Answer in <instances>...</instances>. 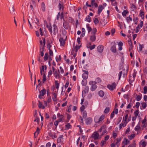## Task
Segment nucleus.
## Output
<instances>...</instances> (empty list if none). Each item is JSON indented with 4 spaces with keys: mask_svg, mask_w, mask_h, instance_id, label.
Listing matches in <instances>:
<instances>
[{
    "mask_svg": "<svg viewBox=\"0 0 147 147\" xmlns=\"http://www.w3.org/2000/svg\"><path fill=\"white\" fill-rule=\"evenodd\" d=\"M87 84V81L86 80H83L82 82V84L83 86H86Z\"/></svg>",
    "mask_w": 147,
    "mask_h": 147,
    "instance_id": "f704fd0d",
    "label": "nucleus"
},
{
    "mask_svg": "<svg viewBox=\"0 0 147 147\" xmlns=\"http://www.w3.org/2000/svg\"><path fill=\"white\" fill-rule=\"evenodd\" d=\"M101 79L99 77L97 78L95 80V81L97 83H100L101 82Z\"/></svg>",
    "mask_w": 147,
    "mask_h": 147,
    "instance_id": "79ce46f5",
    "label": "nucleus"
},
{
    "mask_svg": "<svg viewBox=\"0 0 147 147\" xmlns=\"http://www.w3.org/2000/svg\"><path fill=\"white\" fill-rule=\"evenodd\" d=\"M86 28H87L88 33H89L92 30V28L90 26L89 24H87L86 25Z\"/></svg>",
    "mask_w": 147,
    "mask_h": 147,
    "instance_id": "c756f323",
    "label": "nucleus"
},
{
    "mask_svg": "<svg viewBox=\"0 0 147 147\" xmlns=\"http://www.w3.org/2000/svg\"><path fill=\"white\" fill-rule=\"evenodd\" d=\"M114 44L112 45L111 47L110 50L113 53H116L117 51V50L116 49V44L115 42H114Z\"/></svg>",
    "mask_w": 147,
    "mask_h": 147,
    "instance_id": "9d476101",
    "label": "nucleus"
},
{
    "mask_svg": "<svg viewBox=\"0 0 147 147\" xmlns=\"http://www.w3.org/2000/svg\"><path fill=\"white\" fill-rule=\"evenodd\" d=\"M58 6L59 10L60 11H61V10L63 11V10L64 8V5L63 3H61V1H60L59 3Z\"/></svg>",
    "mask_w": 147,
    "mask_h": 147,
    "instance_id": "f8f14e48",
    "label": "nucleus"
},
{
    "mask_svg": "<svg viewBox=\"0 0 147 147\" xmlns=\"http://www.w3.org/2000/svg\"><path fill=\"white\" fill-rule=\"evenodd\" d=\"M144 90V92L143 93L144 94H146L147 93V86H145L144 88H143Z\"/></svg>",
    "mask_w": 147,
    "mask_h": 147,
    "instance_id": "de8ad7c7",
    "label": "nucleus"
},
{
    "mask_svg": "<svg viewBox=\"0 0 147 147\" xmlns=\"http://www.w3.org/2000/svg\"><path fill=\"white\" fill-rule=\"evenodd\" d=\"M104 8V7L102 5H100L98 7V11L97 12V14L100 15L101 12L102 11L103 9Z\"/></svg>",
    "mask_w": 147,
    "mask_h": 147,
    "instance_id": "4468645a",
    "label": "nucleus"
},
{
    "mask_svg": "<svg viewBox=\"0 0 147 147\" xmlns=\"http://www.w3.org/2000/svg\"><path fill=\"white\" fill-rule=\"evenodd\" d=\"M41 8L43 11H45V4L44 2H42L41 4Z\"/></svg>",
    "mask_w": 147,
    "mask_h": 147,
    "instance_id": "473e14b6",
    "label": "nucleus"
},
{
    "mask_svg": "<svg viewBox=\"0 0 147 147\" xmlns=\"http://www.w3.org/2000/svg\"><path fill=\"white\" fill-rule=\"evenodd\" d=\"M9 10L11 13L13 15H14L15 14V9L14 7V6H13L12 7L11 9H9Z\"/></svg>",
    "mask_w": 147,
    "mask_h": 147,
    "instance_id": "bb28decb",
    "label": "nucleus"
},
{
    "mask_svg": "<svg viewBox=\"0 0 147 147\" xmlns=\"http://www.w3.org/2000/svg\"><path fill=\"white\" fill-rule=\"evenodd\" d=\"M129 13L128 11L127 10H125L123 11L122 13V15L124 17L126 16V14Z\"/></svg>",
    "mask_w": 147,
    "mask_h": 147,
    "instance_id": "c9c22d12",
    "label": "nucleus"
},
{
    "mask_svg": "<svg viewBox=\"0 0 147 147\" xmlns=\"http://www.w3.org/2000/svg\"><path fill=\"white\" fill-rule=\"evenodd\" d=\"M116 85L115 82L113 83L112 84H108L107 85V88L111 91H113L116 88Z\"/></svg>",
    "mask_w": 147,
    "mask_h": 147,
    "instance_id": "0eeeda50",
    "label": "nucleus"
},
{
    "mask_svg": "<svg viewBox=\"0 0 147 147\" xmlns=\"http://www.w3.org/2000/svg\"><path fill=\"white\" fill-rule=\"evenodd\" d=\"M88 74H82V77L83 78L84 80H86L88 79Z\"/></svg>",
    "mask_w": 147,
    "mask_h": 147,
    "instance_id": "2f4dec72",
    "label": "nucleus"
},
{
    "mask_svg": "<svg viewBox=\"0 0 147 147\" xmlns=\"http://www.w3.org/2000/svg\"><path fill=\"white\" fill-rule=\"evenodd\" d=\"M110 109L109 107H106L104 112L105 114H107L109 111Z\"/></svg>",
    "mask_w": 147,
    "mask_h": 147,
    "instance_id": "e433bc0d",
    "label": "nucleus"
},
{
    "mask_svg": "<svg viewBox=\"0 0 147 147\" xmlns=\"http://www.w3.org/2000/svg\"><path fill=\"white\" fill-rule=\"evenodd\" d=\"M128 43L129 44L130 46V47L131 49H132V42L131 41V40L130 39H129L128 40Z\"/></svg>",
    "mask_w": 147,
    "mask_h": 147,
    "instance_id": "603ef678",
    "label": "nucleus"
},
{
    "mask_svg": "<svg viewBox=\"0 0 147 147\" xmlns=\"http://www.w3.org/2000/svg\"><path fill=\"white\" fill-rule=\"evenodd\" d=\"M115 115V111H113V112L111 113V116H110V117L111 119H112Z\"/></svg>",
    "mask_w": 147,
    "mask_h": 147,
    "instance_id": "0e129e2a",
    "label": "nucleus"
},
{
    "mask_svg": "<svg viewBox=\"0 0 147 147\" xmlns=\"http://www.w3.org/2000/svg\"><path fill=\"white\" fill-rule=\"evenodd\" d=\"M69 84V82L68 81H67L66 82V84L64 86L65 88H66L68 87Z\"/></svg>",
    "mask_w": 147,
    "mask_h": 147,
    "instance_id": "338daca9",
    "label": "nucleus"
},
{
    "mask_svg": "<svg viewBox=\"0 0 147 147\" xmlns=\"http://www.w3.org/2000/svg\"><path fill=\"white\" fill-rule=\"evenodd\" d=\"M124 139L125 140V141H123L122 142V143H124L125 145H126L128 144L129 143L130 141L129 140H128L126 138H124Z\"/></svg>",
    "mask_w": 147,
    "mask_h": 147,
    "instance_id": "72a5a7b5",
    "label": "nucleus"
},
{
    "mask_svg": "<svg viewBox=\"0 0 147 147\" xmlns=\"http://www.w3.org/2000/svg\"><path fill=\"white\" fill-rule=\"evenodd\" d=\"M87 116V113L86 111H84L83 113V117L84 119H86Z\"/></svg>",
    "mask_w": 147,
    "mask_h": 147,
    "instance_id": "a19ab883",
    "label": "nucleus"
},
{
    "mask_svg": "<svg viewBox=\"0 0 147 147\" xmlns=\"http://www.w3.org/2000/svg\"><path fill=\"white\" fill-rule=\"evenodd\" d=\"M80 123H82V125H83L84 124L83 120L82 117L80 115Z\"/></svg>",
    "mask_w": 147,
    "mask_h": 147,
    "instance_id": "680f3d73",
    "label": "nucleus"
},
{
    "mask_svg": "<svg viewBox=\"0 0 147 147\" xmlns=\"http://www.w3.org/2000/svg\"><path fill=\"white\" fill-rule=\"evenodd\" d=\"M105 117V115L104 114L102 115L100 117L99 119H98V121H96L95 123H100V122L103 120Z\"/></svg>",
    "mask_w": 147,
    "mask_h": 147,
    "instance_id": "dca6fc26",
    "label": "nucleus"
},
{
    "mask_svg": "<svg viewBox=\"0 0 147 147\" xmlns=\"http://www.w3.org/2000/svg\"><path fill=\"white\" fill-rule=\"evenodd\" d=\"M92 120V118L89 117L86 119V123L87 125H90L91 124Z\"/></svg>",
    "mask_w": 147,
    "mask_h": 147,
    "instance_id": "2eb2a0df",
    "label": "nucleus"
},
{
    "mask_svg": "<svg viewBox=\"0 0 147 147\" xmlns=\"http://www.w3.org/2000/svg\"><path fill=\"white\" fill-rule=\"evenodd\" d=\"M71 125H70V123H67V124L65 125V128L64 129L65 130H66L67 129H68L70 128L71 126Z\"/></svg>",
    "mask_w": 147,
    "mask_h": 147,
    "instance_id": "c85d7f7f",
    "label": "nucleus"
},
{
    "mask_svg": "<svg viewBox=\"0 0 147 147\" xmlns=\"http://www.w3.org/2000/svg\"><path fill=\"white\" fill-rule=\"evenodd\" d=\"M89 88L88 86H86L84 90L82 91V97L84 98V97L85 96V95H84V96H83V93H84L85 94H86V93H88L89 90Z\"/></svg>",
    "mask_w": 147,
    "mask_h": 147,
    "instance_id": "1a4fd4ad",
    "label": "nucleus"
},
{
    "mask_svg": "<svg viewBox=\"0 0 147 147\" xmlns=\"http://www.w3.org/2000/svg\"><path fill=\"white\" fill-rule=\"evenodd\" d=\"M99 134L96 131H95L91 135L90 138L94 139L95 140L99 139L101 138V137L99 138Z\"/></svg>",
    "mask_w": 147,
    "mask_h": 147,
    "instance_id": "39448f33",
    "label": "nucleus"
},
{
    "mask_svg": "<svg viewBox=\"0 0 147 147\" xmlns=\"http://www.w3.org/2000/svg\"><path fill=\"white\" fill-rule=\"evenodd\" d=\"M97 32V30L95 28H94L92 29L91 33L93 34V35H95V34Z\"/></svg>",
    "mask_w": 147,
    "mask_h": 147,
    "instance_id": "37998d69",
    "label": "nucleus"
},
{
    "mask_svg": "<svg viewBox=\"0 0 147 147\" xmlns=\"http://www.w3.org/2000/svg\"><path fill=\"white\" fill-rule=\"evenodd\" d=\"M40 131V129L38 127H37V128L36 131L35 132L36 134V133H37V136H38V135Z\"/></svg>",
    "mask_w": 147,
    "mask_h": 147,
    "instance_id": "13d9d810",
    "label": "nucleus"
},
{
    "mask_svg": "<svg viewBox=\"0 0 147 147\" xmlns=\"http://www.w3.org/2000/svg\"><path fill=\"white\" fill-rule=\"evenodd\" d=\"M39 104L38 105V107L40 108H42V109H44L45 108V106L42 105V103L40 101H38Z\"/></svg>",
    "mask_w": 147,
    "mask_h": 147,
    "instance_id": "5701e85b",
    "label": "nucleus"
},
{
    "mask_svg": "<svg viewBox=\"0 0 147 147\" xmlns=\"http://www.w3.org/2000/svg\"><path fill=\"white\" fill-rule=\"evenodd\" d=\"M140 94V95H137V94H136V100L137 101H140L142 97V94H140V93H139Z\"/></svg>",
    "mask_w": 147,
    "mask_h": 147,
    "instance_id": "393cba45",
    "label": "nucleus"
},
{
    "mask_svg": "<svg viewBox=\"0 0 147 147\" xmlns=\"http://www.w3.org/2000/svg\"><path fill=\"white\" fill-rule=\"evenodd\" d=\"M96 47V45H93L92 46H89L88 47V49H89L90 50H92L93 49H94Z\"/></svg>",
    "mask_w": 147,
    "mask_h": 147,
    "instance_id": "a18cd8bd",
    "label": "nucleus"
},
{
    "mask_svg": "<svg viewBox=\"0 0 147 147\" xmlns=\"http://www.w3.org/2000/svg\"><path fill=\"white\" fill-rule=\"evenodd\" d=\"M53 32L54 35H55L58 33V29L57 25L55 24L53 25Z\"/></svg>",
    "mask_w": 147,
    "mask_h": 147,
    "instance_id": "9b49d317",
    "label": "nucleus"
},
{
    "mask_svg": "<svg viewBox=\"0 0 147 147\" xmlns=\"http://www.w3.org/2000/svg\"><path fill=\"white\" fill-rule=\"evenodd\" d=\"M136 74H133V79L132 80V81L129 82V84L131 86H132L133 85L131 83L133 82H134V81L135 80V78L136 76Z\"/></svg>",
    "mask_w": 147,
    "mask_h": 147,
    "instance_id": "b1692460",
    "label": "nucleus"
},
{
    "mask_svg": "<svg viewBox=\"0 0 147 147\" xmlns=\"http://www.w3.org/2000/svg\"><path fill=\"white\" fill-rule=\"evenodd\" d=\"M94 22L96 25L98 24L99 21L98 19L97 18H95L94 20Z\"/></svg>",
    "mask_w": 147,
    "mask_h": 147,
    "instance_id": "864d4df0",
    "label": "nucleus"
},
{
    "mask_svg": "<svg viewBox=\"0 0 147 147\" xmlns=\"http://www.w3.org/2000/svg\"><path fill=\"white\" fill-rule=\"evenodd\" d=\"M98 95L100 97H103L104 95V91L102 90H100L98 92Z\"/></svg>",
    "mask_w": 147,
    "mask_h": 147,
    "instance_id": "a878e982",
    "label": "nucleus"
},
{
    "mask_svg": "<svg viewBox=\"0 0 147 147\" xmlns=\"http://www.w3.org/2000/svg\"><path fill=\"white\" fill-rule=\"evenodd\" d=\"M140 105V103L139 102H137L136 103V104L135 105V107L138 109Z\"/></svg>",
    "mask_w": 147,
    "mask_h": 147,
    "instance_id": "774afa93",
    "label": "nucleus"
},
{
    "mask_svg": "<svg viewBox=\"0 0 147 147\" xmlns=\"http://www.w3.org/2000/svg\"><path fill=\"white\" fill-rule=\"evenodd\" d=\"M135 136V134H131L129 137V139L130 140H131L133 139Z\"/></svg>",
    "mask_w": 147,
    "mask_h": 147,
    "instance_id": "4d7b16f0",
    "label": "nucleus"
},
{
    "mask_svg": "<svg viewBox=\"0 0 147 147\" xmlns=\"http://www.w3.org/2000/svg\"><path fill=\"white\" fill-rule=\"evenodd\" d=\"M147 144V142H146L144 141L143 142L142 144H141V145H142V147H145Z\"/></svg>",
    "mask_w": 147,
    "mask_h": 147,
    "instance_id": "e2e57ef3",
    "label": "nucleus"
},
{
    "mask_svg": "<svg viewBox=\"0 0 147 147\" xmlns=\"http://www.w3.org/2000/svg\"><path fill=\"white\" fill-rule=\"evenodd\" d=\"M47 69V67L46 65H42L40 68V74H45L46 73V70Z\"/></svg>",
    "mask_w": 147,
    "mask_h": 147,
    "instance_id": "6e6552de",
    "label": "nucleus"
},
{
    "mask_svg": "<svg viewBox=\"0 0 147 147\" xmlns=\"http://www.w3.org/2000/svg\"><path fill=\"white\" fill-rule=\"evenodd\" d=\"M36 118L35 119V120L34 121V122L36 121H37L38 124H39V118L37 116V115L36 116Z\"/></svg>",
    "mask_w": 147,
    "mask_h": 147,
    "instance_id": "3c124183",
    "label": "nucleus"
},
{
    "mask_svg": "<svg viewBox=\"0 0 147 147\" xmlns=\"http://www.w3.org/2000/svg\"><path fill=\"white\" fill-rule=\"evenodd\" d=\"M53 95L54 97H52L53 100L54 102H56L57 101V94L55 92H54L53 93Z\"/></svg>",
    "mask_w": 147,
    "mask_h": 147,
    "instance_id": "a211bd4d",
    "label": "nucleus"
},
{
    "mask_svg": "<svg viewBox=\"0 0 147 147\" xmlns=\"http://www.w3.org/2000/svg\"><path fill=\"white\" fill-rule=\"evenodd\" d=\"M63 26L66 29H67L69 28V24L68 23L66 22L63 23Z\"/></svg>",
    "mask_w": 147,
    "mask_h": 147,
    "instance_id": "aec40b11",
    "label": "nucleus"
},
{
    "mask_svg": "<svg viewBox=\"0 0 147 147\" xmlns=\"http://www.w3.org/2000/svg\"><path fill=\"white\" fill-rule=\"evenodd\" d=\"M139 111L138 109L135 111L134 113V114L135 116L137 117L139 114Z\"/></svg>",
    "mask_w": 147,
    "mask_h": 147,
    "instance_id": "ea45409f",
    "label": "nucleus"
},
{
    "mask_svg": "<svg viewBox=\"0 0 147 147\" xmlns=\"http://www.w3.org/2000/svg\"><path fill=\"white\" fill-rule=\"evenodd\" d=\"M141 105L142 106V109L141 107H140V109L141 110H142V109H145L146 107L147 104L146 102H142L141 103Z\"/></svg>",
    "mask_w": 147,
    "mask_h": 147,
    "instance_id": "cd10ccee",
    "label": "nucleus"
},
{
    "mask_svg": "<svg viewBox=\"0 0 147 147\" xmlns=\"http://www.w3.org/2000/svg\"><path fill=\"white\" fill-rule=\"evenodd\" d=\"M120 71L119 74H127L128 68L127 65L125 64H122L120 65Z\"/></svg>",
    "mask_w": 147,
    "mask_h": 147,
    "instance_id": "f03ea898",
    "label": "nucleus"
},
{
    "mask_svg": "<svg viewBox=\"0 0 147 147\" xmlns=\"http://www.w3.org/2000/svg\"><path fill=\"white\" fill-rule=\"evenodd\" d=\"M104 47L102 45H99L97 47V50L98 52L101 53L103 52Z\"/></svg>",
    "mask_w": 147,
    "mask_h": 147,
    "instance_id": "ddd939ff",
    "label": "nucleus"
},
{
    "mask_svg": "<svg viewBox=\"0 0 147 147\" xmlns=\"http://www.w3.org/2000/svg\"><path fill=\"white\" fill-rule=\"evenodd\" d=\"M89 84L91 85L90 88V90L92 91H94L97 88V86L96 85L97 82L93 81H90L89 83Z\"/></svg>",
    "mask_w": 147,
    "mask_h": 147,
    "instance_id": "7ed1b4c3",
    "label": "nucleus"
},
{
    "mask_svg": "<svg viewBox=\"0 0 147 147\" xmlns=\"http://www.w3.org/2000/svg\"><path fill=\"white\" fill-rule=\"evenodd\" d=\"M59 123V122H58L57 120H56L55 121L54 123V124L56 126V127H55V128L54 129L55 130H56V129L57 128V126L58 125Z\"/></svg>",
    "mask_w": 147,
    "mask_h": 147,
    "instance_id": "8fccbe9b",
    "label": "nucleus"
},
{
    "mask_svg": "<svg viewBox=\"0 0 147 147\" xmlns=\"http://www.w3.org/2000/svg\"><path fill=\"white\" fill-rule=\"evenodd\" d=\"M85 109V106L84 105H82L80 108V110L81 112H84V109Z\"/></svg>",
    "mask_w": 147,
    "mask_h": 147,
    "instance_id": "bf43d9fd",
    "label": "nucleus"
},
{
    "mask_svg": "<svg viewBox=\"0 0 147 147\" xmlns=\"http://www.w3.org/2000/svg\"><path fill=\"white\" fill-rule=\"evenodd\" d=\"M140 16L141 17V18L144 20V13L142 10H140L139 14Z\"/></svg>",
    "mask_w": 147,
    "mask_h": 147,
    "instance_id": "f3484780",
    "label": "nucleus"
},
{
    "mask_svg": "<svg viewBox=\"0 0 147 147\" xmlns=\"http://www.w3.org/2000/svg\"><path fill=\"white\" fill-rule=\"evenodd\" d=\"M64 36L65 37V39H63L62 37H61L59 39V41L60 42V45L61 46H64L65 43V41L66 40V39L67 37V36H66L65 35L64 33Z\"/></svg>",
    "mask_w": 147,
    "mask_h": 147,
    "instance_id": "423d86ee",
    "label": "nucleus"
},
{
    "mask_svg": "<svg viewBox=\"0 0 147 147\" xmlns=\"http://www.w3.org/2000/svg\"><path fill=\"white\" fill-rule=\"evenodd\" d=\"M48 53H47L45 54V56L44 57V59L45 61L47 60L48 59Z\"/></svg>",
    "mask_w": 147,
    "mask_h": 147,
    "instance_id": "4c0bfd02",
    "label": "nucleus"
},
{
    "mask_svg": "<svg viewBox=\"0 0 147 147\" xmlns=\"http://www.w3.org/2000/svg\"><path fill=\"white\" fill-rule=\"evenodd\" d=\"M48 29L49 30L50 32V33L52 34V27L51 26H49L48 27Z\"/></svg>",
    "mask_w": 147,
    "mask_h": 147,
    "instance_id": "5fc2aeb1",
    "label": "nucleus"
},
{
    "mask_svg": "<svg viewBox=\"0 0 147 147\" xmlns=\"http://www.w3.org/2000/svg\"><path fill=\"white\" fill-rule=\"evenodd\" d=\"M43 46H40L39 55L38 56V60L39 62L42 61V57H43L44 55V52L45 51V38H43Z\"/></svg>",
    "mask_w": 147,
    "mask_h": 147,
    "instance_id": "f257e3e1",
    "label": "nucleus"
},
{
    "mask_svg": "<svg viewBox=\"0 0 147 147\" xmlns=\"http://www.w3.org/2000/svg\"><path fill=\"white\" fill-rule=\"evenodd\" d=\"M46 80V74H43L42 82L43 83H44Z\"/></svg>",
    "mask_w": 147,
    "mask_h": 147,
    "instance_id": "58836bf2",
    "label": "nucleus"
},
{
    "mask_svg": "<svg viewBox=\"0 0 147 147\" xmlns=\"http://www.w3.org/2000/svg\"><path fill=\"white\" fill-rule=\"evenodd\" d=\"M124 123H121L119 125V130L121 129L122 128V127H125V126H124Z\"/></svg>",
    "mask_w": 147,
    "mask_h": 147,
    "instance_id": "69168bd1",
    "label": "nucleus"
},
{
    "mask_svg": "<svg viewBox=\"0 0 147 147\" xmlns=\"http://www.w3.org/2000/svg\"><path fill=\"white\" fill-rule=\"evenodd\" d=\"M85 21L90 22L91 21L90 16L88 15L85 18Z\"/></svg>",
    "mask_w": 147,
    "mask_h": 147,
    "instance_id": "7c9ffc66",
    "label": "nucleus"
},
{
    "mask_svg": "<svg viewBox=\"0 0 147 147\" xmlns=\"http://www.w3.org/2000/svg\"><path fill=\"white\" fill-rule=\"evenodd\" d=\"M55 88L57 89V92L59 88V84L58 83V82L57 81H55Z\"/></svg>",
    "mask_w": 147,
    "mask_h": 147,
    "instance_id": "4be33fe9",
    "label": "nucleus"
},
{
    "mask_svg": "<svg viewBox=\"0 0 147 147\" xmlns=\"http://www.w3.org/2000/svg\"><path fill=\"white\" fill-rule=\"evenodd\" d=\"M140 128V125H137L135 127L134 129L135 131H137Z\"/></svg>",
    "mask_w": 147,
    "mask_h": 147,
    "instance_id": "052dcab7",
    "label": "nucleus"
},
{
    "mask_svg": "<svg viewBox=\"0 0 147 147\" xmlns=\"http://www.w3.org/2000/svg\"><path fill=\"white\" fill-rule=\"evenodd\" d=\"M129 95L128 94H124L123 96V97L125 99H129Z\"/></svg>",
    "mask_w": 147,
    "mask_h": 147,
    "instance_id": "09e8293b",
    "label": "nucleus"
},
{
    "mask_svg": "<svg viewBox=\"0 0 147 147\" xmlns=\"http://www.w3.org/2000/svg\"><path fill=\"white\" fill-rule=\"evenodd\" d=\"M63 135H60V136L57 139V143H61V139H63Z\"/></svg>",
    "mask_w": 147,
    "mask_h": 147,
    "instance_id": "412c9836",
    "label": "nucleus"
},
{
    "mask_svg": "<svg viewBox=\"0 0 147 147\" xmlns=\"http://www.w3.org/2000/svg\"><path fill=\"white\" fill-rule=\"evenodd\" d=\"M38 90L39 92V94L38 95V98L40 99H42V96H44L46 94L47 90L45 89L44 88H43L42 90H41L40 91L39 89H38Z\"/></svg>",
    "mask_w": 147,
    "mask_h": 147,
    "instance_id": "20e7f679",
    "label": "nucleus"
},
{
    "mask_svg": "<svg viewBox=\"0 0 147 147\" xmlns=\"http://www.w3.org/2000/svg\"><path fill=\"white\" fill-rule=\"evenodd\" d=\"M48 134H49V135L50 137H52V139H54V138H53V135L52 133L51 130L50 132H48Z\"/></svg>",
    "mask_w": 147,
    "mask_h": 147,
    "instance_id": "6e6d98bb",
    "label": "nucleus"
},
{
    "mask_svg": "<svg viewBox=\"0 0 147 147\" xmlns=\"http://www.w3.org/2000/svg\"><path fill=\"white\" fill-rule=\"evenodd\" d=\"M106 143V142L103 140H102L100 143V145L101 147H103L104 146V145Z\"/></svg>",
    "mask_w": 147,
    "mask_h": 147,
    "instance_id": "49530a36",
    "label": "nucleus"
},
{
    "mask_svg": "<svg viewBox=\"0 0 147 147\" xmlns=\"http://www.w3.org/2000/svg\"><path fill=\"white\" fill-rule=\"evenodd\" d=\"M126 19L128 23L130 21H132V19L130 17V16H129V17H127Z\"/></svg>",
    "mask_w": 147,
    "mask_h": 147,
    "instance_id": "c03bdc74",
    "label": "nucleus"
},
{
    "mask_svg": "<svg viewBox=\"0 0 147 147\" xmlns=\"http://www.w3.org/2000/svg\"><path fill=\"white\" fill-rule=\"evenodd\" d=\"M96 39V36L95 35H93L90 37V40L92 42H94L95 41Z\"/></svg>",
    "mask_w": 147,
    "mask_h": 147,
    "instance_id": "6ab92c4d",
    "label": "nucleus"
}]
</instances>
